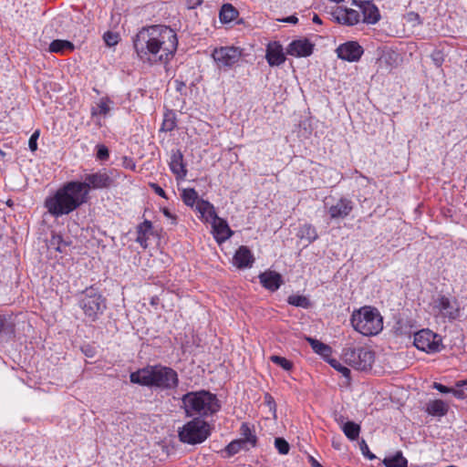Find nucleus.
Returning <instances> with one entry per match:
<instances>
[{"label": "nucleus", "mask_w": 467, "mask_h": 467, "mask_svg": "<svg viewBox=\"0 0 467 467\" xmlns=\"http://www.w3.org/2000/svg\"><path fill=\"white\" fill-rule=\"evenodd\" d=\"M75 48L72 42L68 40L56 39L53 40L48 50L52 53L64 54L66 51H73Z\"/></svg>", "instance_id": "obj_26"}, {"label": "nucleus", "mask_w": 467, "mask_h": 467, "mask_svg": "<svg viewBox=\"0 0 467 467\" xmlns=\"http://www.w3.org/2000/svg\"><path fill=\"white\" fill-rule=\"evenodd\" d=\"M237 9L231 4L222 5L219 17L222 23H230L238 16Z\"/></svg>", "instance_id": "obj_25"}, {"label": "nucleus", "mask_w": 467, "mask_h": 467, "mask_svg": "<svg viewBox=\"0 0 467 467\" xmlns=\"http://www.w3.org/2000/svg\"><path fill=\"white\" fill-rule=\"evenodd\" d=\"M110 100L107 98H102L98 103L96 107L91 109V116L95 117L98 115L107 116L110 111L109 106Z\"/></svg>", "instance_id": "obj_34"}, {"label": "nucleus", "mask_w": 467, "mask_h": 467, "mask_svg": "<svg viewBox=\"0 0 467 467\" xmlns=\"http://www.w3.org/2000/svg\"><path fill=\"white\" fill-rule=\"evenodd\" d=\"M79 306L84 314L94 321L106 308L105 299L94 288L86 289L79 301Z\"/></svg>", "instance_id": "obj_8"}, {"label": "nucleus", "mask_w": 467, "mask_h": 467, "mask_svg": "<svg viewBox=\"0 0 467 467\" xmlns=\"http://www.w3.org/2000/svg\"><path fill=\"white\" fill-rule=\"evenodd\" d=\"M414 346L426 353H436L441 349V337L438 334L426 328L414 334Z\"/></svg>", "instance_id": "obj_11"}, {"label": "nucleus", "mask_w": 467, "mask_h": 467, "mask_svg": "<svg viewBox=\"0 0 467 467\" xmlns=\"http://www.w3.org/2000/svg\"><path fill=\"white\" fill-rule=\"evenodd\" d=\"M210 435V424L200 418L186 422L178 430L180 441L190 445L202 443Z\"/></svg>", "instance_id": "obj_6"}, {"label": "nucleus", "mask_w": 467, "mask_h": 467, "mask_svg": "<svg viewBox=\"0 0 467 467\" xmlns=\"http://www.w3.org/2000/svg\"><path fill=\"white\" fill-rule=\"evenodd\" d=\"M297 236L300 239H305L307 241V243L310 244L317 239L318 234L316 228L312 224L305 223L299 228Z\"/></svg>", "instance_id": "obj_30"}, {"label": "nucleus", "mask_w": 467, "mask_h": 467, "mask_svg": "<svg viewBox=\"0 0 467 467\" xmlns=\"http://www.w3.org/2000/svg\"><path fill=\"white\" fill-rule=\"evenodd\" d=\"M287 302L291 306H300L303 308H307L310 305L309 300L306 296L299 295H292L288 296Z\"/></svg>", "instance_id": "obj_38"}, {"label": "nucleus", "mask_w": 467, "mask_h": 467, "mask_svg": "<svg viewBox=\"0 0 467 467\" xmlns=\"http://www.w3.org/2000/svg\"><path fill=\"white\" fill-rule=\"evenodd\" d=\"M149 186L150 187V189L153 190V192L157 195L161 196V198L168 199V197L166 195V192H164V190L159 184H157L155 182H150Z\"/></svg>", "instance_id": "obj_47"}, {"label": "nucleus", "mask_w": 467, "mask_h": 467, "mask_svg": "<svg viewBox=\"0 0 467 467\" xmlns=\"http://www.w3.org/2000/svg\"><path fill=\"white\" fill-rule=\"evenodd\" d=\"M97 148V158L100 161H106L109 156V149L102 144L98 145Z\"/></svg>", "instance_id": "obj_44"}, {"label": "nucleus", "mask_w": 467, "mask_h": 467, "mask_svg": "<svg viewBox=\"0 0 467 467\" xmlns=\"http://www.w3.org/2000/svg\"><path fill=\"white\" fill-rule=\"evenodd\" d=\"M432 58L435 62V64L440 67L442 63V58H441V55L440 52H436L432 55Z\"/></svg>", "instance_id": "obj_54"}, {"label": "nucleus", "mask_w": 467, "mask_h": 467, "mask_svg": "<svg viewBox=\"0 0 467 467\" xmlns=\"http://www.w3.org/2000/svg\"><path fill=\"white\" fill-rule=\"evenodd\" d=\"M69 245V243L64 241L61 234L53 233L51 238L48 243V247L52 248L59 253L65 252L67 246Z\"/></svg>", "instance_id": "obj_33"}, {"label": "nucleus", "mask_w": 467, "mask_h": 467, "mask_svg": "<svg viewBox=\"0 0 467 467\" xmlns=\"http://www.w3.org/2000/svg\"><path fill=\"white\" fill-rule=\"evenodd\" d=\"M254 262V257L247 246H240L234 254V264L238 268H250Z\"/></svg>", "instance_id": "obj_21"}, {"label": "nucleus", "mask_w": 467, "mask_h": 467, "mask_svg": "<svg viewBox=\"0 0 467 467\" xmlns=\"http://www.w3.org/2000/svg\"><path fill=\"white\" fill-rule=\"evenodd\" d=\"M259 280L261 285L270 290L276 291L283 284L282 275L275 271L267 270L259 275Z\"/></svg>", "instance_id": "obj_19"}, {"label": "nucleus", "mask_w": 467, "mask_h": 467, "mask_svg": "<svg viewBox=\"0 0 467 467\" xmlns=\"http://www.w3.org/2000/svg\"><path fill=\"white\" fill-rule=\"evenodd\" d=\"M336 52L340 59L356 62L359 60L364 50L358 42L348 41L338 46Z\"/></svg>", "instance_id": "obj_12"}, {"label": "nucleus", "mask_w": 467, "mask_h": 467, "mask_svg": "<svg viewBox=\"0 0 467 467\" xmlns=\"http://www.w3.org/2000/svg\"><path fill=\"white\" fill-rule=\"evenodd\" d=\"M240 435L241 439L244 441H253L252 447L254 448L257 444V437L255 435L254 430L250 427V425L246 422H243L240 427Z\"/></svg>", "instance_id": "obj_32"}, {"label": "nucleus", "mask_w": 467, "mask_h": 467, "mask_svg": "<svg viewBox=\"0 0 467 467\" xmlns=\"http://www.w3.org/2000/svg\"><path fill=\"white\" fill-rule=\"evenodd\" d=\"M352 5L359 9L364 23L376 24L379 20V11L371 1L353 0Z\"/></svg>", "instance_id": "obj_13"}, {"label": "nucleus", "mask_w": 467, "mask_h": 467, "mask_svg": "<svg viewBox=\"0 0 467 467\" xmlns=\"http://www.w3.org/2000/svg\"><path fill=\"white\" fill-rule=\"evenodd\" d=\"M359 448H360V451L362 452V454L368 458V460H374L376 459V455L373 454L370 451H369V448L367 444V442L362 440L361 442L359 443Z\"/></svg>", "instance_id": "obj_43"}, {"label": "nucleus", "mask_w": 467, "mask_h": 467, "mask_svg": "<svg viewBox=\"0 0 467 467\" xmlns=\"http://www.w3.org/2000/svg\"><path fill=\"white\" fill-rule=\"evenodd\" d=\"M265 58L271 67L280 66L285 61L283 47L278 42H271L266 47Z\"/></svg>", "instance_id": "obj_17"}, {"label": "nucleus", "mask_w": 467, "mask_h": 467, "mask_svg": "<svg viewBox=\"0 0 467 467\" xmlns=\"http://www.w3.org/2000/svg\"><path fill=\"white\" fill-rule=\"evenodd\" d=\"M382 462L385 467H408V461L401 451H397L394 455L386 457Z\"/></svg>", "instance_id": "obj_29"}, {"label": "nucleus", "mask_w": 467, "mask_h": 467, "mask_svg": "<svg viewBox=\"0 0 467 467\" xmlns=\"http://www.w3.org/2000/svg\"><path fill=\"white\" fill-rule=\"evenodd\" d=\"M176 127V119L172 111L164 114V119L161 127V131H171Z\"/></svg>", "instance_id": "obj_37"}, {"label": "nucleus", "mask_w": 467, "mask_h": 467, "mask_svg": "<svg viewBox=\"0 0 467 467\" xmlns=\"http://www.w3.org/2000/svg\"><path fill=\"white\" fill-rule=\"evenodd\" d=\"M306 340L309 342L315 353L320 355L325 358H328L331 355L332 348L328 345L324 344L323 342L312 337H307Z\"/></svg>", "instance_id": "obj_28"}, {"label": "nucleus", "mask_w": 467, "mask_h": 467, "mask_svg": "<svg viewBox=\"0 0 467 467\" xmlns=\"http://www.w3.org/2000/svg\"><path fill=\"white\" fill-rule=\"evenodd\" d=\"M354 208V203L348 198H340L328 207L327 213L332 220L348 217Z\"/></svg>", "instance_id": "obj_15"}, {"label": "nucleus", "mask_w": 467, "mask_h": 467, "mask_svg": "<svg viewBox=\"0 0 467 467\" xmlns=\"http://www.w3.org/2000/svg\"><path fill=\"white\" fill-rule=\"evenodd\" d=\"M433 389H437L438 391H440L441 393H451V389H450L441 383H438V382L433 383Z\"/></svg>", "instance_id": "obj_49"}, {"label": "nucleus", "mask_w": 467, "mask_h": 467, "mask_svg": "<svg viewBox=\"0 0 467 467\" xmlns=\"http://www.w3.org/2000/svg\"><path fill=\"white\" fill-rule=\"evenodd\" d=\"M345 361L358 370L369 368L374 361V353L366 348H347L344 351Z\"/></svg>", "instance_id": "obj_10"}, {"label": "nucleus", "mask_w": 467, "mask_h": 467, "mask_svg": "<svg viewBox=\"0 0 467 467\" xmlns=\"http://www.w3.org/2000/svg\"><path fill=\"white\" fill-rule=\"evenodd\" d=\"M448 405L441 400H431L426 405V411L434 417H442L448 412Z\"/></svg>", "instance_id": "obj_23"}, {"label": "nucleus", "mask_w": 467, "mask_h": 467, "mask_svg": "<svg viewBox=\"0 0 467 467\" xmlns=\"http://www.w3.org/2000/svg\"><path fill=\"white\" fill-rule=\"evenodd\" d=\"M113 171H108L102 169L97 172L87 173L84 175L83 182H77V184H80L81 192L85 193V198L88 200V196L90 190H101L111 187L114 183L112 177Z\"/></svg>", "instance_id": "obj_7"}, {"label": "nucleus", "mask_w": 467, "mask_h": 467, "mask_svg": "<svg viewBox=\"0 0 467 467\" xmlns=\"http://www.w3.org/2000/svg\"><path fill=\"white\" fill-rule=\"evenodd\" d=\"M343 431L349 440L355 441L359 435L360 427L353 421H348L343 426Z\"/></svg>", "instance_id": "obj_35"}, {"label": "nucleus", "mask_w": 467, "mask_h": 467, "mask_svg": "<svg viewBox=\"0 0 467 467\" xmlns=\"http://www.w3.org/2000/svg\"><path fill=\"white\" fill-rule=\"evenodd\" d=\"M313 22L315 24H318V25L322 24V20L320 19V17L317 14H315L314 16H313Z\"/></svg>", "instance_id": "obj_58"}, {"label": "nucleus", "mask_w": 467, "mask_h": 467, "mask_svg": "<svg viewBox=\"0 0 467 467\" xmlns=\"http://www.w3.org/2000/svg\"><path fill=\"white\" fill-rule=\"evenodd\" d=\"M130 379L132 383L162 390L175 389L179 383L177 372L173 368L161 364L149 365L138 369L130 373Z\"/></svg>", "instance_id": "obj_3"}, {"label": "nucleus", "mask_w": 467, "mask_h": 467, "mask_svg": "<svg viewBox=\"0 0 467 467\" xmlns=\"http://www.w3.org/2000/svg\"><path fill=\"white\" fill-rule=\"evenodd\" d=\"M234 441L237 442L241 451H249L250 449L253 448L252 447L253 441L248 440L245 441L242 440L241 438H239V439L234 440Z\"/></svg>", "instance_id": "obj_48"}, {"label": "nucleus", "mask_w": 467, "mask_h": 467, "mask_svg": "<svg viewBox=\"0 0 467 467\" xmlns=\"http://www.w3.org/2000/svg\"><path fill=\"white\" fill-rule=\"evenodd\" d=\"M265 399V401L267 402L268 406L270 407V409L275 407V400L270 394H266Z\"/></svg>", "instance_id": "obj_56"}, {"label": "nucleus", "mask_w": 467, "mask_h": 467, "mask_svg": "<svg viewBox=\"0 0 467 467\" xmlns=\"http://www.w3.org/2000/svg\"><path fill=\"white\" fill-rule=\"evenodd\" d=\"M331 15L337 23L346 26H354L361 19L359 11L343 6H337Z\"/></svg>", "instance_id": "obj_14"}, {"label": "nucleus", "mask_w": 467, "mask_h": 467, "mask_svg": "<svg viewBox=\"0 0 467 467\" xmlns=\"http://www.w3.org/2000/svg\"><path fill=\"white\" fill-rule=\"evenodd\" d=\"M270 360L288 371L293 368V363L284 357L273 355L270 357Z\"/></svg>", "instance_id": "obj_40"}, {"label": "nucleus", "mask_w": 467, "mask_h": 467, "mask_svg": "<svg viewBox=\"0 0 467 467\" xmlns=\"http://www.w3.org/2000/svg\"><path fill=\"white\" fill-rule=\"evenodd\" d=\"M242 53L240 47L234 46L220 47L213 50L212 57L219 69L228 70L239 61Z\"/></svg>", "instance_id": "obj_9"}, {"label": "nucleus", "mask_w": 467, "mask_h": 467, "mask_svg": "<svg viewBox=\"0 0 467 467\" xmlns=\"http://www.w3.org/2000/svg\"><path fill=\"white\" fill-rule=\"evenodd\" d=\"M353 328L364 336H373L383 328L382 317L379 312L371 306H363L351 315Z\"/></svg>", "instance_id": "obj_5"}, {"label": "nucleus", "mask_w": 467, "mask_h": 467, "mask_svg": "<svg viewBox=\"0 0 467 467\" xmlns=\"http://www.w3.org/2000/svg\"><path fill=\"white\" fill-rule=\"evenodd\" d=\"M5 153L0 149V157L4 158Z\"/></svg>", "instance_id": "obj_59"}, {"label": "nucleus", "mask_w": 467, "mask_h": 467, "mask_svg": "<svg viewBox=\"0 0 467 467\" xmlns=\"http://www.w3.org/2000/svg\"><path fill=\"white\" fill-rule=\"evenodd\" d=\"M225 451L227 452V454L229 456H233L236 453H238L239 451H241L240 450V447L239 445L237 444V442L234 441V440L233 441H231L225 448Z\"/></svg>", "instance_id": "obj_46"}, {"label": "nucleus", "mask_w": 467, "mask_h": 467, "mask_svg": "<svg viewBox=\"0 0 467 467\" xmlns=\"http://www.w3.org/2000/svg\"><path fill=\"white\" fill-rule=\"evenodd\" d=\"M408 16V21H410V22H417V24H420V16L414 12H410L407 15Z\"/></svg>", "instance_id": "obj_52"}, {"label": "nucleus", "mask_w": 467, "mask_h": 467, "mask_svg": "<svg viewBox=\"0 0 467 467\" xmlns=\"http://www.w3.org/2000/svg\"><path fill=\"white\" fill-rule=\"evenodd\" d=\"M212 227L214 237L218 243L224 242L233 235V231L230 229L227 222L219 216L212 221Z\"/></svg>", "instance_id": "obj_18"}, {"label": "nucleus", "mask_w": 467, "mask_h": 467, "mask_svg": "<svg viewBox=\"0 0 467 467\" xmlns=\"http://www.w3.org/2000/svg\"><path fill=\"white\" fill-rule=\"evenodd\" d=\"M287 54L294 57H308L313 53V45L306 39L292 41L287 47Z\"/></svg>", "instance_id": "obj_20"}, {"label": "nucleus", "mask_w": 467, "mask_h": 467, "mask_svg": "<svg viewBox=\"0 0 467 467\" xmlns=\"http://www.w3.org/2000/svg\"><path fill=\"white\" fill-rule=\"evenodd\" d=\"M39 130H35L34 133L31 135L28 140V147L31 151H36L37 150V140L39 137Z\"/></svg>", "instance_id": "obj_45"}, {"label": "nucleus", "mask_w": 467, "mask_h": 467, "mask_svg": "<svg viewBox=\"0 0 467 467\" xmlns=\"http://www.w3.org/2000/svg\"><path fill=\"white\" fill-rule=\"evenodd\" d=\"M103 39L108 46L112 47L118 44L119 35L110 31H107L103 36Z\"/></svg>", "instance_id": "obj_42"}, {"label": "nucleus", "mask_w": 467, "mask_h": 467, "mask_svg": "<svg viewBox=\"0 0 467 467\" xmlns=\"http://www.w3.org/2000/svg\"><path fill=\"white\" fill-rule=\"evenodd\" d=\"M196 208L198 212L202 214V216L206 217L207 221H213L215 217L218 216L214 210L213 205L208 201H198Z\"/></svg>", "instance_id": "obj_27"}, {"label": "nucleus", "mask_w": 467, "mask_h": 467, "mask_svg": "<svg viewBox=\"0 0 467 467\" xmlns=\"http://www.w3.org/2000/svg\"><path fill=\"white\" fill-rule=\"evenodd\" d=\"M282 22L289 23V24H296L298 22V18L296 16H290L284 19H282Z\"/></svg>", "instance_id": "obj_55"}, {"label": "nucleus", "mask_w": 467, "mask_h": 467, "mask_svg": "<svg viewBox=\"0 0 467 467\" xmlns=\"http://www.w3.org/2000/svg\"><path fill=\"white\" fill-rule=\"evenodd\" d=\"M187 415L211 416L218 412L221 403L215 394L207 390L188 392L182 399Z\"/></svg>", "instance_id": "obj_4"}, {"label": "nucleus", "mask_w": 467, "mask_h": 467, "mask_svg": "<svg viewBox=\"0 0 467 467\" xmlns=\"http://www.w3.org/2000/svg\"><path fill=\"white\" fill-rule=\"evenodd\" d=\"M152 229V223L149 220H145L143 223H140L136 228L137 237L136 242L140 244L142 247L146 248L148 246V234Z\"/></svg>", "instance_id": "obj_24"}, {"label": "nucleus", "mask_w": 467, "mask_h": 467, "mask_svg": "<svg viewBox=\"0 0 467 467\" xmlns=\"http://www.w3.org/2000/svg\"><path fill=\"white\" fill-rule=\"evenodd\" d=\"M187 2V5L190 9H193L197 6H199L202 3V0H186Z\"/></svg>", "instance_id": "obj_53"}, {"label": "nucleus", "mask_w": 467, "mask_h": 467, "mask_svg": "<svg viewBox=\"0 0 467 467\" xmlns=\"http://www.w3.org/2000/svg\"><path fill=\"white\" fill-rule=\"evenodd\" d=\"M177 47V34L167 26L142 27L133 37L134 50L143 63H167L174 56Z\"/></svg>", "instance_id": "obj_1"}, {"label": "nucleus", "mask_w": 467, "mask_h": 467, "mask_svg": "<svg viewBox=\"0 0 467 467\" xmlns=\"http://www.w3.org/2000/svg\"><path fill=\"white\" fill-rule=\"evenodd\" d=\"M275 447L280 454L285 455L289 452L290 445L284 438L275 439Z\"/></svg>", "instance_id": "obj_41"}, {"label": "nucleus", "mask_w": 467, "mask_h": 467, "mask_svg": "<svg viewBox=\"0 0 467 467\" xmlns=\"http://www.w3.org/2000/svg\"><path fill=\"white\" fill-rule=\"evenodd\" d=\"M333 367L337 369L338 371H340L342 373V375L346 378H348L350 376V370L346 368V367H343V366H338L337 367L336 365L332 364Z\"/></svg>", "instance_id": "obj_51"}, {"label": "nucleus", "mask_w": 467, "mask_h": 467, "mask_svg": "<svg viewBox=\"0 0 467 467\" xmlns=\"http://www.w3.org/2000/svg\"><path fill=\"white\" fill-rule=\"evenodd\" d=\"M182 199L187 206L192 207L198 202V193L192 188L183 189L182 192Z\"/></svg>", "instance_id": "obj_36"}, {"label": "nucleus", "mask_w": 467, "mask_h": 467, "mask_svg": "<svg viewBox=\"0 0 467 467\" xmlns=\"http://www.w3.org/2000/svg\"><path fill=\"white\" fill-rule=\"evenodd\" d=\"M0 335L9 339L15 335V325L10 318L0 317Z\"/></svg>", "instance_id": "obj_31"}, {"label": "nucleus", "mask_w": 467, "mask_h": 467, "mask_svg": "<svg viewBox=\"0 0 467 467\" xmlns=\"http://www.w3.org/2000/svg\"><path fill=\"white\" fill-rule=\"evenodd\" d=\"M80 184L68 182L60 187L52 196L45 200V207L54 217L69 214L87 202Z\"/></svg>", "instance_id": "obj_2"}, {"label": "nucleus", "mask_w": 467, "mask_h": 467, "mask_svg": "<svg viewBox=\"0 0 467 467\" xmlns=\"http://www.w3.org/2000/svg\"><path fill=\"white\" fill-rule=\"evenodd\" d=\"M435 307L440 313L450 319H455L459 316V306L456 300H451L445 296H441L436 301Z\"/></svg>", "instance_id": "obj_16"}, {"label": "nucleus", "mask_w": 467, "mask_h": 467, "mask_svg": "<svg viewBox=\"0 0 467 467\" xmlns=\"http://www.w3.org/2000/svg\"><path fill=\"white\" fill-rule=\"evenodd\" d=\"M170 169L177 179H184L187 175V170L183 162V155L181 150L174 151L171 156Z\"/></svg>", "instance_id": "obj_22"}, {"label": "nucleus", "mask_w": 467, "mask_h": 467, "mask_svg": "<svg viewBox=\"0 0 467 467\" xmlns=\"http://www.w3.org/2000/svg\"><path fill=\"white\" fill-rule=\"evenodd\" d=\"M309 462L312 467H323L313 456H309Z\"/></svg>", "instance_id": "obj_57"}, {"label": "nucleus", "mask_w": 467, "mask_h": 467, "mask_svg": "<svg viewBox=\"0 0 467 467\" xmlns=\"http://www.w3.org/2000/svg\"><path fill=\"white\" fill-rule=\"evenodd\" d=\"M162 213L164 216L171 221V223L175 224L177 222V218L175 215H173L168 208L162 209Z\"/></svg>", "instance_id": "obj_50"}, {"label": "nucleus", "mask_w": 467, "mask_h": 467, "mask_svg": "<svg viewBox=\"0 0 467 467\" xmlns=\"http://www.w3.org/2000/svg\"><path fill=\"white\" fill-rule=\"evenodd\" d=\"M456 387V389H451V393L458 399L467 398V381H459Z\"/></svg>", "instance_id": "obj_39"}]
</instances>
